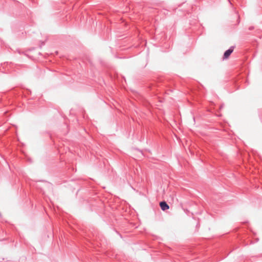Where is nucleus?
<instances>
[{"label":"nucleus","instance_id":"obj_2","mask_svg":"<svg viewBox=\"0 0 262 262\" xmlns=\"http://www.w3.org/2000/svg\"><path fill=\"white\" fill-rule=\"evenodd\" d=\"M160 206L161 209L163 211L166 210L169 208L168 205L164 201L161 202L160 203Z\"/></svg>","mask_w":262,"mask_h":262},{"label":"nucleus","instance_id":"obj_1","mask_svg":"<svg viewBox=\"0 0 262 262\" xmlns=\"http://www.w3.org/2000/svg\"><path fill=\"white\" fill-rule=\"evenodd\" d=\"M234 47L231 46L230 48L225 51L224 54L223 59H226L229 58V56L233 52Z\"/></svg>","mask_w":262,"mask_h":262}]
</instances>
